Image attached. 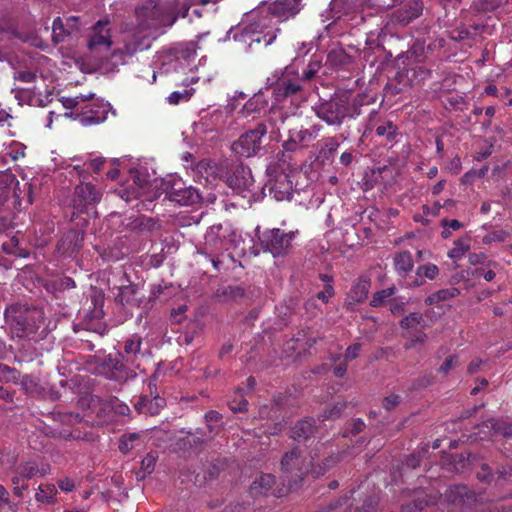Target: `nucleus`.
<instances>
[{
	"instance_id": "f257e3e1",
	"label": "nucleus",
	"mask_w": 512,
	"mask_h": 512,
	"mask_svg": "<svg viewBox=\"0 0 512 512\" xmlns=\"http://www.w3.org/2000/svg\"><path fill=\"white\" fill-rule=\"evenodd\" d=\"M5 322L14 337L39 340L45 337L44 313L35 307L12 305L5 310Z\"/></svg>"
},
{
	"instance_id": "f03ea898",
	"label": "nucleus",
	"mask_w": 512,
	"mask_h": 512,
	"mask_svg": "<svg viewBox=\"0 0 512 512\" xmlns=\"http://www.w3.org/2000/svg\"><path fill=\"white\" fill-rule=\"evenodd\" d=\"M142 337L132 335L123 343L118 357L109 359V366L116 372L118 380H128L136 377V370H144L143 362L148 359L149 351L142 347Z\"/></svg>"
},
{
	"instance_id": "7ed1b4c3",
	"label": "nucleus",
	"mask_w": 512,
	"mask_h": 512,
	"mask_svg": "<svg viewBox=\"0 0 512 512\" xmlns=\"http://www.w3.org/2000/svg\"><path fill=\"white\" fill-rule=\"evenodd\" d=\"M316 116L329 126L340 127L346 119L361 114L360 106L346 94L335 95L312 107Z\"/></svg>"
},
{
	"instance_id": "20e7f679",
	"label": "nucleus",
	"mask_w": 512,
	"mask_h": 512,
	"mask_svg": "<svg viewBox=\"0 0 512 512\" xmlns=\"http://www.w3.org/2000/svg\"><path fill=\"white\" fill-rule=\"evenodd\" d=\"M286 120L293 121L294 119L279 113L276 118L270 119L268 123H257L253 129L247 130L232 144V151L240 157H252L259 154L263 149L262 139L268 133V124L277 130H272L271 134H279L280 126L278 123L284 124Z\"/></svg>"
},
{
	"instance_id": "39448f33",
	"label": "nucleus",
	"mask_w": 512,
	"mask_h": 512,
	"mask_svg": "<svg viewBox=\"0 0 512 512\" xmlns=\"http://www.w3.org/2000/svg\"><path fill=\"white\" fill-rule=\"evenodd\" d=\"M156 197L164 195V198L179 205H193L200 201V194L197 189L187 186L186 183L176 175H168L161 180L155 181Z\"/></svg>"
},
{
	"instance_id": "423d86ee",
	"label": "nucleus",
	"mask_w": 512,
	"mask_h": 512,
	"mask_svg": "<svg viewBox=\"0 0 512 512\" xmlns=\"http://www.w3.org/2000/svg\"><path fill=\"white\" fill-rule=\"evenodd\" d=\"M267 83L272 87V95L277 102L295 95L302 88L301 78L293 65L286 66L284 70H276L267 78Z\"/></svg>"
},
{
	"instance_id": "0eeeda50",
	"label": "nucleus",
	"mask_w": 512,
	"mask_h": 512,
	"mask_svg": "<svg viewBox=\"0 0 512 512\" xmlns=\"http://www.w3.org/2000/svg\"><path fill=\"white\" fill-rule=\"evenodd\" d=\"M298 231H285L280 228L266 229L259 235V243L265 252L273 257H283L293 248Z\"/></svg>"
},
{
	"instance_id": "6e6552de",
	"label": "nucleus",
	"mask_w": 512,
	"mask_h": 512,
	"mask_svg": "<svg viewBox=\"0 0 512 512\" xmlns=\"http://www.w3.org/2000/svg\"><path fill=\"white\" fill-rule=\"evenodd\" d=\"M281 470L283 476L289 481V488H292L293 485H297L305 475L311 473L312 457H302L296 449H293L282 457Z\"/></svg>"
},
{
	"instance_id": "1a4fd4ad",
	"label": "nucleus",
	"mask_w": 512,
	"mask_h": 512,
	"mask_svg": "<svg viewBox=\"0 0 512 512\" xmlns=\"http://www.w3.org/2000/svg\"><path fill=\"white\" fill-rule=\"evenodd\" d=\"M322 128L320 124H313L310 127L294 124L288 130V138L282 144L283 149L287 152H295L308 148L317 139Z\"/></svg>"
},
{
	"instance_id": "9d476101",
	"label": "nucleus",
	"mask_w": 512,
	"mask_h": 512,
	"mask_svg": "<svg viewBox=\"0 0 512 512\" xmlns=\"http://www.w3.org/2000/svg\"><path fill=\"white\" fill-rule=\"evenodd\" d=\"M269 179L265 184L269 195L276 201L290 200L292 195V181L284 171H277L275 168H267Z\"/></svg>"
},
{
	"instance_id": "9b49d317",
	"label": "nucleus",
	"mask_w": 512,
	"mask_h": 512,
	"mask_svg": "<svg viewBox=\"0 0 512 512\" xmlns=\"http://www.w3.org/2000/svg\"><path fill=\"white\" fill-rule=\"evenodd\" d=\"M227 183L230 188L243 197H247L254 190V179L251 169L243 164H239L233 169L232 174L227 179Z\"/></svg>"
},
{
	"instance_id": "f8f14e48",
	"label": "nucleus",
	"mask_w": 512,
	"mask_h": 512,
	"mask_svg": "<svg viewBox=\"0 0 512 512\" xmlns=\"http://www.w3.org/2000/svg\"><path fill=\"white\" fill-rule=\"evenodd\" d=\"M220 230L221 226L210 227L205 234L203 247L199 250L201 254L211 260L216 270H219V265L221 264L217 257L225 249L224 242L219 236Z\"/></svg>"
},
{
	"instance_id": "ddd939ff",
	"label": "nucleus",
	"mask_w": 512,
	"mask_h": 512,
	"mask_svg": "<svg viewBox=\"0 0 512 512\" xmlns=\"http://www.w3.org/2000/svg\"><path fill=\"white\" fill-rule=\"evenodd\" d=\"M109 24L110 20L104 18L93 25L87 44L89 50H108L111 47L112 41Z\"/></svg>"
},
{
	"instance_id": "4468645a",
	"label": "nucleus",
	"mask_w": 512,
	"mask_h": 512,
	"mask_svg": "<svg viewBox=\"0 0 512 512\" xmlns=\"http://www.w3.org/2000/svg\"><path fill=\"white\" fill-rule=\"evenodd\" d=\"M302 7V0H275L268 5V11L280 22H283L296 16Z\"/></svg>"
},
{
	"instance_id": "2eb2a0df",
	"label": "nucleus",
	"mask_w": 512,
	"mask_h": 512,
	"mask_svg": "<svg viewBox=\"0 0 512 512\" xmlns=\"http://www.w3.org/2000/svg\"><path fill=\"white\" fill-rule=\"evenodd\" d=\"M108 103H91L87 105L84 111L78 115V120L82 126L97 125L107 119Z\"/></svg>"
},
{
	"instance_id": "dca6fc26",
	"label": "nucleus",
	"mask_w": 512,
	"mask_h": 512,
	"mask_svg": "<svg viewBox=\"0 0 512 512\" xmlns=\"http://www.w3.org/2000/svg\"><path fill=\"white\" fill-rule=\"evenodd\" d=\"M445 500L463 509L476 501V495L465 485H453L445 492Z\"/></svg>"
},
{
	"instance_id": "f3484780",
	"label": "nucleus",
	"mask_w": 512,
	"mask_h": 512,
	"mask_svg": "<svg viewBox=\"0 0 512 512\" xmlns=\"http://www.w3.org/2000/svg\"><path fill=\"white\" fill-rule=\"evenodd\" d=\"M75 193V207L80 211L84 206L97 203L101 199V193L90 183H81L76 187Z\"/></svg>"
},
{
	"instance_id": "a211bd4d",
	"label": "nucleus",
	"mask_w": 512,
	"mask_h": 512,
	"mask_svg": "<svg viewBox=\"0 0 512 512\" xmlns=\"http://www.w3.org/2000/svg\"><path fill=\"white\" fill-rule=\"evenodd\" d=\"M423 12V3L419 0L409 1L404 7L394 12L395 21L406 26L417 19Z\"/></svg>"
},
{
	"instance_id": "6ab92c4d",
	"label": "nucleus",
	"mask_w": 512,
	"mask_h": 512,
	"mask_svg": "<svg viewBox=\"0 0 512 512\" xmlns=\"http://www.w3.org/2000/svg\"><path fill=\"white\" fill-rule=\"evenodd\" d=\"M276 484V477L270 473H261L250 485V493L253 496L268 495L270 492L276 494L274 486Z\"/></svg>"
},
{
	"instance_id": "aec40b11",
	"label": "nucleus",
	"mask_w": 512,
	"mask_h": 512,
	"mask_svg": "<svg viewBox=\"0 0 512 512\" xmlns=\"http://www.w3.org/2000/svg\"><path fill=\"white\" fill-rule=\"evenodd\" d=\"M234 39L236 41L248 43L249 48H251L254 44H260L261 42H264V46H268L276 39V31H269L261 37L259 34L253 31L243 29L241 32L234 34Z\"/></svg>"
},
{
	"instance_id": "412c9836",
	"label": "nucleus",
	"mask_w": 512,
	"mask_h": 512,
	"mask_svg": "<svg viewBox=\"0 0 512 512\" xmlns=\"http://www.w3.org/2000/svg\"><path fill=\"white\" fill-rule=\"evenodd\" d=\"M19 185L15 175L9 170L0 171V207L10 198L13 193L16 197V186Z\"/></svg>"
},
{
	"instance_id": "4be33fe9",
	"label": "nucleus",
	"mask_w": 512,
	"mask_h": 512,
	"mask_svg": "<svg viewBox=\"0 0 512 512\" xmlns=\"http://www.w3.org/2000/svg\"><path fill=\"white\" fill-rule=\"evenodd\" d=\"M15 472L19 473L24 480H29L36 476H46L50 473V466L48 464H42L39 466L34 461L21 462L16 467Z\"/></svg>"
},
{
	"instance_id": "5701e85b",
	"label": "nucleus",
	"mask_w": 512,
	"mask_h": 512,
	"mask_svg": "<svg viewBox=\"0 0 512 512\" xmlns=\"http://www.w3.org/2000/svg\"><path fill=\"white\" fill-rule=\"evenodd\" d=\"M370 281L367 278H360L351 288L346 304L353 306L365 301L368 296Z\"/></svg>"
},
{
	"instance_id": "b1692460",
	"label": "nucleus",
	"mask_w": 512,
	"mask_h": 512,
	"mask_svg": "<svg viewBox=\"0 0 512 512\" xmlns=\"http://www.w3.org/2000/svg\"><path fill=\"white\" fill-rule=\"evenodd\" d=\"M138 290L136 284L122 285L118 288L115 300L122 305H139Z\"/></svg>"
},
{
	"instance_id": "393cba45",
	"label": "nucleus",
	"mask_w": 512,
	"mask_h": 512,
	"mask_svg": "<svg viewBox=\"0 0 512 512\" xmlns=\"http://www.w3.org/2000/svg\"><path fill=\"white\" fill-rule=\"evenodd\" d=\"M148 47L149 44L144 37L133 35L131 39L125 41L123 48H119L117 51H115L114 56H117L118 54H124L131 57L137 51L145 50Z\"/></svg>"
},
{
	"instance_id": "a878e982",
	"label": "nucleus",
	"mask_w": 512,
	"mask_h": 512,
	"mask_svg": "<svg viewBox=\"0 0 512 512\" xmlns=\"http://www.w3.org/2000/svg\"><path fill=\"white\" fill-rule=\"evenodd\" d=\"M394 266L400 276H406L414 267L412 254L409 251H402L396 254L394 257Z\"/></svg>"
},
{
	"instance_id": "bb28decb",
	"label": "nucleus",
	"mask_w": 512,
	"mask_h": 512,
	"mask_svg": "<svg viewBox=\"0 0 512 512\" xmlns=\"http://www.w3.org/2000/svg\"><path fill=\"white\" fill-rule=\"evenodd\" d=\"M318 512H371L362 511L358 508H354L349 498L343 497L331 501L327 506L321 508Z\"/></svg>"
},
{
	"instance_id": "cd10ccee",
	"label": "nucleus",
	"mask_w": 512,
	"mask_h": 512,
	"mask_svg": "<svg viewBox=\"0 0 512 512\" xmlns=\"http://www.w3.org/2000/svg\"><path fill=\"white\" fill-rule=\"evenodd\" d=\"M315 432L314 421L305 419L296 423L292 429L291 437L295 440H307Z\"/></svg>"
},
{
	"instance_id": "c85d7f7f",
	"label": "nucleus",
	"mask_w": 512,
	"mask_h": 512,
	"mask_svg": "<svg viewBox=\"0 0 512 512\" xmlns=\"http://www.w3.org/2000/svg\"><path fill=\"white\" fill-rule=\"evenodd\" d=\"M352 62V57L340 47L332 48L327 55V63L333 67L348 65Z\"/></svg>"
},
{
	"instance_id": "c756f323",
	"label": "nucleus",
	"mask_w": 512,
	"mask_h": 512,
	"mask_svg": "<svg viewBox=\"0 0 512 512\" xmlns=\"http://www.w3.org/2000/svg\"><path fill=\"white\" fill-rule=\"evenodd\" d=\"M57 489L53 484H41L35 494V500L43 504H54L56 502Z\"/></svg>"
},
{
	"instance_id": "7c9ffc66",
	"label": "nucleus",
	"mask_w": 512,
	"mask_h": 512,
	"mask_svg": "<svg viewBox=\"0 0 512 512\" xmlns=\"http://www.w3.org/2000/svg\"><path fill=\"white\" fill-rule=\"evenodd\" d=\"M471 239L465 236L454 242L453 248L448 252V257L453 261L460 260L470 250Z\"/></svg>"
},
{
	"instance_id": "2f4dec72",
	"label": "nucleus",
	"mask_w": 512,
	"mask_h": 512,
	"mask_svg": "<svg viewBox=\"0 0 512 512\" xmlns=\"http://www.w3.org/2000/svg\"><path fill=\"white\" fill-rule=\"evenodd\" d=\"M459 294H460L459 289H457L455 287L441 289V290L429 295L426 298L425 303L428 305L437 304L442 301H446L451 298H454V297L458 296Z\"/></svg>"
},
{
	"instance_id": "473e14b6",
	"label": "nucleus",
	"mask_w": 512,
	"mask_h": 512,
	"mask_svg": "<svg viewBox=\"0 0 512 512\" xmlns=\"http://www.w3.org/2000/svg\"><path fill=\"white\" fill-rule=\"evenodd\" d=\"M482 426L493 430L495 435H501L503 437L512 436V423L489 419L488 421L484 422Z\"/></svg>"
},
{
	"instance_id": "72a5a7b5",
	"label": "nucleus",
	"mask_w": 512,
	"mask_h": 512,
	"mask_svg": "<svg viewBox=\"0 0 512 512\" xmlns=\"http://www.w3.org/2000/svg\"><path fill=\"white\" fill-rule=\"evenodd\" d=\"M12 92L15 95L16 100L18 101L19 105H29L33 106L36 101L35 97L37 95V92L34 89H28V88H14L12 89Z\"/></svg>"
},
{
	"instance_id": "f704fd0d",
	"label": "nucleus",
	"mask_w": 512,
	"mask_h": 512,
	"mask_svg": "<svg viewBox=\"0 0 512 512\" xmlns=\"http://www.w3.org/2000/svg\"><path fill=\"white\" fill-rule=\"evenodd\" d=\"M499 267V264L495 261H487L485 266L475 268L472 275L475 278L483 277L487 282L494 280L496 273L495 269Z\"/></svg>"
},
{
	"instance_id": "c9c22d12",
	"label": "nucleus",
	"mask_w": 512,
	"mask_h": 512,
	"mask_svg": "<svg viewBox=\"0 0 512 512\" xmlns=\"http://www.w3.org/2000/svg\"><path fill=\"white\" fill-rule=\"evenodd\" d=\"M396 292V288L394 286L382 289L374 293L370 305L372 307H380L387 303L388 299L393 296Z\"/></svg>"
},
{
	"instance_id": "e433bc0d",
	"label": "nucleus",
	"mask_w": 512,
	"mask_h": 512,
	"mask_svg": "<svg viewBox=\"0 0 512 512\" xmlns=\"http://www.w3.org/2000/svg\"><path fill=\"white\" fill-rule=\"evenodd\" d=\"M70 34L67 33L66 23L62 21L60 17L54 19L52 24V39L54 43L58 44L64 41L66 36Z\"/></svg>"
},
{
	"instance_id": "4c0bfd02",
	"label": "nucleus",
	"mask_w": 512,
	"mask_h": 512,
	"mask_svg": "<svg viewBox=\"0 0 512 512\" xmlns=\"http://www.w3.org/2000/svg\"><path fill=\"white\" fill-rule=\"evenodd\" d=\"M430 503H432V498L421 494L412 503L405 505L402 512H421Z\"/></svg>"
},
{
	"instance_id": "58836bf2",
	"label": "nucleus",
	"mask_w": 512,
	"mask_h": 512,
	"mask_svg": "<svg viewBox=\"0 0 512 512\" xmlns=\"http://www.w3.org/2000/svg\"><path fill=\"white\" fill-rule=\"evenodd\" d=\"M478 25H472L470 27H460L452 32V39L456 41L472 39L474 38L479 30Z\"/></svg>"
},
{
	"instance_id": "ea45409f",
	"label": "nucleus",
	"mask_w": 512,
	"mask_h": 512,
	"mask_svg": "<svg viewBox=\"0 0 512 512\" xmlns=\"http://www.w3.org/2000/svg\"><path fill=\"white\" fill-rule=\"evenodd\" d=\"M229 406L234 412H244L247 410L248 401L244 398L243 389L238 388L235 391L233 399L229 402Z\"/></svg>"
},
{
	"instance_id": "a19ab883",
	"label": "nucleus",
	"mask_w": 512,
	"mask_h": 512,
	"mask_svg": "<svg viewBox=\"0 0 512 512\" xmlns=\"http://www.w3.org/2000/svg\"><path fill=\"white\" fill-rule=\"evenodd\" d=\"M506 3L507 0H479L475 7L478 11L489 12L500 8Z\"/></svg>"
},
{
	"instance_id": "79ce46f5",
	"label": "nucleus",
	"mask_w": 512,
	"mask_h": 512,
	"mask_svg": "<svg viewBox=\"0 0 512 512\" xmlns=\"http://www.w3.org/2000/svg\"><path fill=\"white\" fill-rule=\"evenodd\" d=\"M19 372L15 368L0 363V382H17Z\"/></svg>"
},
{
	"instance_id": "37998d69",
	"label": "nucleus",
	"mask_w": 512,
	"mask_h": 512,
	"mask_svg": "<svg viewBox=\"0 0 512 512\" xmlns=\"http://www.w3.org/2000/svg\"><path fill=\"white\" fill-rule=\"evenodd\" d=\"M322 66L321 60L317 58H311L307 68L303 71L302 80H311L316 76Z\"/></svg>"
},
{
	"instance_id": "c03bdc74",
	"label": "nucleus",
	"mask_w": 512,
	"mask_h": 512,
	"mask_svg": "<svg viewBox=\"0 0 512 512\" xmlns=\"http://www.w3.org/2000/svg\"><path fill=\"white\" fill-rule=\"evenodd\" d=\"M194 89H183L182 91H174L168 96V102L177 105L180 102L188 101L192 96Z\"/></svg>"
},
{
	"instance_id": "a18cd8bd",
	"label": "nucleus",
	"mask_w": 512,
	"mask_h": 512,
	"mask_svg": "<svg viewBox=\"0 0 512 512\" xmlns=\"http://www.w3.org/2000/svg\"><path fill=\"white\" fill-rule=\"evenodd\" d=\"M20 384L22 389L25 390V392L30 395H34L40 392V387L37 381L29 375L23 376L20 381Z\"/></svg>"
},
{
	"instance_id": "49530a36",
	"label": "nucleus",
	"mask_w": 512,
	"mask_h": 512,
	"mask_svg": "<svg viewBox=\"0 0 512 512\" xmlns=\"http://www.w3.org/2000/svg\"><path fill=\"white\" fill-rule=\"evenodd\" d=\"M439 273V269L435 264L428 263L417 268L416 274L418 277L425 276L426 278L433 280Z\"/></svg>"
},
{
	"instance_id": "de8ad7c7",
	"label": "nucleus",
	"mask_w": 512,
	"mask_h": 512,
	"mask_svg": "<svg viewBox=\"0 0 512 512\" xmlns=\"http://www.w3.org/2000/svg\"><path fill=\"white\" fill-rule=\"evenodd\" d=\"M313 460L314 459L312 458V461ZM335 463H336L335 457L326 458L321 464H319L316 467L312 463L311 474H313L314 477H319V476L323 475L326 471H328Z\"/></svg>"
},
{
	"instance_id": "09e8293b",
	"label": "nucleus",
	"mask_w": 512,
	"mask_h": 512,
	"mask_svg": "<svg viewBox=\"0 0 512 512\" xmlns=\"http://www.w3.org/2000/svg\"><path fill=\"white\" fill-rule=\"evenodd\" d=\"M423 316L420 313L413 312L400 321L402 328H416L423 322Z\"/></svg>"
},
{
	"instance_id": "8fccbe9b",
	"label": "nucleus",
	"mask_w": 512,
	"mask_h": 512,
	"mask_svg": "<svg viewBox=\"0 0 512 512\" xmlns=\"http://www.w3.org/2000/svg\"><path fill=\"white\" fill-rule=\"evenodd\" d=\"M139 439V435L136 433H131L128 435H123L119 442V449L123 453H128L130 450L134 448V442Z\"/></svg>"
},
{
	"instance_id": "3c124183",
	"label": "nucleus",
	"mask_w": 512,
	"mask_h": 512,
	"mask_svg": "<svg viewBox=\"0 0 512 512\" xmlns=\"http://www.w3.org/2000/svg\"><path fill=\"white\" fill-rule=\"evenodd\" d=\"M53 415L55 416V419L60 421L63 424L66 425H72L78 421H80L79 414H75L72 412H54Z\"/></svg>"
},
{
	"instance_id": "603ef678",
	"label": "nucleus",
	"mask_w": 512,
	"mask_h": 512,
	"mask_svg": "<svg viewBox=\"0 0 512 512\" xmlns=\"http://www.w3.org/2000/svg\"><path fill=\"white\" fill-rule=\"evenodd\" d=\"M376 134L378 136H385L387 140H392L396 135V127L392 122H387L376 128Z\"/></svg>"
},
{
	"instance_id": "864d4df0",
	"label": "nucleus",
	"mask_w": 512,
	"mask_h": 512,
	"mask_svg": "<svg viewBox=\"0 0 512 512\" xmlns=\"http://www.w3.org/2000/svg\"><path fill=\"white\" fill-rule=\"evenodd\" d=\"M339 148V143L334 137H329L325 139L324 145L320 150V154L328 157L329 155L335 153Z\"/></svg>"
},
{
	"instance_id": "5fc2aeb1",
	"label": "nucleus",
	"mask_w": 512,
	"mask_h": 512,
	"mask_svg": "<svg viewBox=\"0 0 512 512\" xmlns=\"http://www.w3.org/2000/svg\"><path fill=\"white\" fill-rule=\"evenodd\" d=\"M346 408L345 402H337L332 408L329 410H325L323 414V419H336L339 418Z\"/></svg>"
},
{
	"instance_id": "6e6d98bb",
	"label": "nucleus",
	"mask_w": 512,
	"mask_h": 512,
	"mask_svg": "<svg viewBox=\"0 0 512 512\" xmlns=\"http://www.w3.org/2000/svg\"><path fill=\"white\" fill-rule=\"evenodd\" d=\"M0 502L1 507H7L10 511L15 512L17 510V504L10 500L8 490L0 484Z\"/></svg>"
},
{
	"instance_id": "4d7b16f0",
	"label": "nucleus",
	"mask_w": 512,
	"mask_h": 512,
	"mask_svg": "<svg viewBox=\"0 0 512 512\" xmlns=\"http://www.w3.org/2000/svg\"><path fill=\"white\" fill-rule=\"evenodd\" d=\"M156 465V456L147 454L141 461V470L144 474H150Z\"/></svg>"
},
{
	"instance_id": "13d9d810",
	"label": "nucleus",
	"mask_w": 512,
	"mask_h": 512,
	"mask_svg": "<svg viewBox=\"0 0 512 512\" xmlns=\"http://www.w3.org/2000/svg\"><path fill=\"white\" fill-rule=\"evenodd\" d=\"M179 54L182 58L190 60L196 56V44L193 42L185 43L181 46Z\"/></svg>"
},
{
	"instance_id": "bf43d9fd",
	"label": "nucleus",
	"mask_w": 512,
	"mask_h": 512,
	"mask_svg": "<svg viewBox=\"0 0 512 512\" xmlns=\"http://www.w3.org/2000/svg\"><path fill=\"white\" fill-rule=\"evenodd\" d=\"M507 238V232L503 230L493 231L483 238V243L504 242Z\"/></svg>"
},
{
	"instance_id": "052dcab7",
	"label": "nucleus",
	"mask_w": 512,
	"mask_h": 512,
	"mask_svg": "<svg viewBox=\"0 0 512 512\" xmlns=\"http://www.w3.org/2000/svg\"><path fill=\"white\" fill-rule=\"evenodd\" d=\"M165 400L158 395H155L153 399L149 402V408L147 414L156 415L160 412L161 408L164 406Z\"/></svg>"
},
{
	"instance_id": "680f3d73",
	"label": "nucleus",
	"mask_w": 512,
	"mask_h": 512,
	"mask_svg": "<svg viewBox=\"0 0 512 512\" xmlns=\"http://www.w3.org/2000/svg\"><path fill=\"white\" fill-rule=\"evenodd\" d=\"M458 365V356L448 357L439 368V372L447 374L451 369Z\"/></svg>"
},
{
	"instance_id": "e2e57ef3",
	"label": "nucleus",
	"mask_w": 512,
	"mask_h": 512,
	"mask_svg": "<svg viewBox=\"0 0 512 512\" xmlns=\"http://www.w3.org/2000/svg\"><path fill=\"white\" fill-rule=\"evenodd\" d=\"M400 396L396 394H391L383 399V407L390 411L393 410L400 403Z\"/></svg>"
},
{
	"instance_id": "0e129e2a",
	"label": "nucleus",
	"mask_w": 512,
	"mask_h": 512,
	"mask_svg": "<svg viewBox=\"0 0 512 512\" xmlns=\"http://www.w3.org/2000/svg\"><path fill=\"white\" fill-rule=\"evenodd\" d=\"M67 33L72 35L79 31L80 21L77 16H70L66 19Z\"/></svg>"
},
{
	"instance_id": "69168bd1",
	"label": "nucleus",
	"mask_w": 512,
	"mask_h": 512,
	"mask_svg": "<svg viewBox=\"0 0 512 512\" xmlns=\"http://www.w3.org/2000/svg\"><path fill=\"white\" fill-rule=\"evenodd\" d=\"M360 350H361V344L360 343H355L353 345H350L346 349V352H345V355H344L345 360L346 361L354 360L355 358H357L359 356Z\"/></svg>"
},
{
	"instance_id": "338daca9",
	"label": "nucleus",
	"mask_w": 512,
	"mask_h": 512,
	"mask_svg": "<svg viewBox=\"0 0 512 512\" xmlns=\"http://www.w3.org/2000/svg\"><path fill=\"white\" fill-rule=\"evenodd\" d=\"M324 338L321 336H309L304 342V350L308 353H312L314 346L318 342H323Z\"/></svg>"
},
{
	"instance_id": "774afa93",
	"label": "nucleus",
	"mask_w": 512,
	"mask_h": 512,
	"mask_svg": "<svg viewBox=\"0 0 512 512\" xmlns=\"http://www.w3.org/2000/svg\"><path fill=\"white\" fill-rule=\"evenodd\" d=\"M486 259L487 255L485 253H472L469 255V263L474 266L480 264L486 265Z\"/></svg>"
}]
</instances>
